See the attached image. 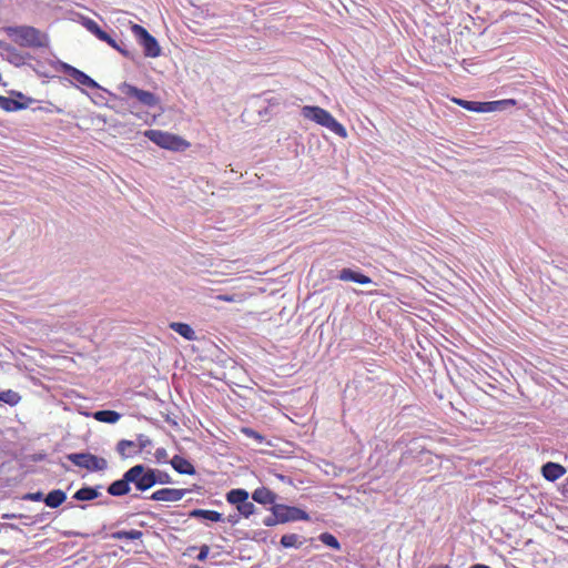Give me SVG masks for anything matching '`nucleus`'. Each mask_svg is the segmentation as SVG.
<instances>
[{"label":"nucleus","instance_id":"nucleus-1","mask_svg":"<svg viewBox=\"0 0 568 568\" xmlns=\"http://www.w3.org/2000/svg\"><path fill=\"white\" fill-rule=\"evenodd\" d=\"M8 37L20 47L44 48L48 45V36L31 26L8 27Z\"/></svg>","mask_w":568,"mask_h":568},{"label":"nucleus","instance_id":"nucleus-2","mask_svg":"<svg viewBox=\"0 0 568 568\" xmlns=\"http://www.w3.org/2000/svg\"><path fill=\"white\" fill-rule=\"evenodd\" d=\"M302 115L324 128H327L336 135L345 139L347 131L342 123H339L327 110L316 105H304L302 108Z\"/></svg>","mask_w":568,"mask_h":568},{"label":"nucleus","instance_id":"nucleus-3","mask_svg":"<svg viewBox=\"0 0 568 568\" xmlns=\"http://www.w3.org/2000/svg\"><path fill=\"white\" fill-rule=\"evenodd\" d=\"M144 136L160 148L171 151H183L190 146L181 136L161 130H146Z\"/></svg>","mask_w":568,"mask_h":568},{"label":"nucleus","instance_id":"nucleus-4","mask_svg":"<svg viewBox=\"0 0 568 568\" xmlns=\"http://www.w3.org/2000/svg\"><path fill=\"white\" fill-rule=\"evenodd\" d=\"M125 473L130 484H133L135 488L141 491L150 489L158 483L155 470L146 468L143 465H135Z\"/></svg>","mask_w":568,"mask_h":568},{"label":"nucleus","instance_id":"nucleus-5","mask_svg":"<svg viewBox=\"0 0 568 568\" xmlns=\"http://www.w3.org/2000/svg\"><path fill=\"white\" fill-rule=\"evenodd\" d=\"M119 91L129 100L144 108H155L160 104V98L150 91L139 89L130 83L119 85Z\"/></svg>","mask_w":568,"mask_h":568},{"label":"nucleus","instance_id":"nucleus-6","mask_svg":"<svg viewBox=\"0 0 568 568\" xmlns=\"http://www.w3.org/2000/svg\"><path fill=\"white\" fill-rule=\"evenodd\" d=\"M453 102L468 111L480 112V113L495 112V111L504 109L507 105L516 104V100H514V99H506V100H498V101H490V102H478V101H467V100L454 98Z\"/></svg>","mask_w":568,"mask_h":568},{"label":"nucleus","instance_id":"nucleus-7","mask_svg":"<svg viewBox=\"0 0 568 568\" xmlns=\"http://www.w3.org/2000/svg\"><path fill=\"white\" fill-rule=\"evenodd\" d=\"M67 458L80 468H84L91 473L102 471L108 468V462L103 457L95 456L91 453H72Z\"/></svg>","mask_w":568,"mask_h":568},{"label":"nucleus","instance_id":"nucleus-8","mask_svg":"<svg viewBox=\"0 0 568 568\" xmlns=\"http://www.w3.org/2000/svg\"><path fill=\"white\" fill-rule=\"evenodd\" d=\"M131 30L140 45H142L145 57L156 58L161 54V48L156 39L144 27L134 23Z\"/></svg>","mask_w":568,"mask_h":568},{"label":"nucleus","instance_id":"nucleus-9","mask_svg":"<svg viewBox=\"0 0 568 568\" xmlns=\"http://www.w3.org/2000/svg\"><path fill=\"white\" fill-rule=\"evenodd\" d=\"M271 511L273 515H277L281 524L310 519V516L306 511L294 506L275 504L272 506Z\"/></svg>","mask_w":568,"mask_h":568},{"label":"nucleus","instance_id":"nucleus-10","mask_svg":"<svg viewBox=\"0 0 568 568\" xmlns=\"http://www.w3.org/2000/svg\"><path fill=\"white\" fill-rule=\"evenodd\" d=\"M186 494L185 489L161 488L151 495L152 500L174 503L181 500Z\"/></svg>","mask_w":568,"mask_h":568},{"label":"nucleus","instance_id":"nucleus-11","mask_svg":"<svg viewBox=\"0 0 568 568\" xmlns=\"http://www.w3.org/2000/svg\"><path fill=\"white\" fill-rule=\"evenodd\" d=\"M64 70L73 80H75L77 82H79L82 85H85L91 89H95L99 87L98 83L92 78H90L83 71H81L74 67L65 64Z\"/></svg>","mask_w":568,"mask_h":568},{"label":"nucleus","instance_id":"nucleus-12","mask_svg":"<svg viewBox=\"0 0 568 568\" xmlns=\"http://www.w3.org/2000/svg\"><path fill=\"white\" fill-rule=\"evenodd\" d=\"M32 102L33 99H27V102H21L16 99L0 95V109H2L6 112H16L19 110L27 109Z\"/></svg>","mask_w":568,"mask_h":568},{"label":"nucleus","instance_id":"nucleus-13","mask_svg":"<svg viewBox=\"0 0 568 568\" xmlns=\"http://www.w3.org/2000/svg\"><path fill=\"white\" fill-rule=\"evenodd\" d=\"M338 280L344 282H355L358 284H369L372 283V278L361 272H356L352 268H343L338 274Z\"/></svg>","mask_w":568,"mask_h":568},{"label":"nucleus","instance_id":"nucleus-14","mask_svg":"<svg viewBox=\"0 0 568 568\" xmlns=\"http://www.w3.org/2000/svg\"><path fill=\"white\" fill-rule=\"evenodd\" d=\"M130 490V480L126 479V473L123 474V477L121 479L113 481L108 487V494L115 497L124 496L129 494Z\"/></svg>","mask_w":568,"mask_h":568},{"label":"nucleus","instance_id":"nucleus-15","mask_svg":"<svg viewBox=\"0 0 568 568\" xmlns=\"http://www.w3.org/2000/svg\"><path fill=\"white\" fill-rule=\"evenodd\" d=\"M541 471L547 480L555 481L565 475L566 469L559 464L549 462L542 466Z\"/></svg>","mask_w":568,"mask_h":568},{"label":"nucleus","instance_id":"nucleus-16","mask_svg":"<svg viewBox=\"0 0 568 568\" xmlns=\"http://www.w3.org/2000/svg\"><path fill=\"white\" fill-rule=\"evenodd\" d=\"M116 452L123 459L139 455L135 442L129 439H121L116 444Z\"/></svg>","mask_w":568,"mask_h":568},{"label":"nucleus","instance_id":"nucleus-17","mask_svg":"<svg viewBox=\"0 0 568 568\" xmlns=\"http://www.w3.org/2000/svg\"><path fill=\"white\" fill-rule=\"evenodd\" d=\"M252 498L262 505H275L276 495L266 487H260L253 491Z\"/></svg>","mask_w":568,"mask_h":568},{"label":"nucleus","instance_id":"nucleus-18","mask_svg":"<svg viewBox=\"0 0 568 568\" xmlns=\"http://www.w3.org/2000/svg\"><path fill=\"white\" fill-rule=\"evenodd\" d=\"M171 465L179 474H185V475H194L195 468L194 466L184 457H181L179 455H175L171 459Z\"/></svg>","mask_w":568,"mask_h":568},{"label":"nucleus","instance_id":"nucleus-19","mask_svg":"<svg viewBox=\"0 0 568 568\" xmlns=\"http://www.w3.org/2000/svg\"><path fill=\"white\" fill-rule=\"evenodd\" d=\"M169 326L172 331L180 334L187 341L196 339L194 329L186 323L172 322V323H170Z\"/></svg>","mask_w":568,"mask_h":568},{"label":"nucleus","instance_id":"nucleus-20","mask_svg":"<svg viewBox=\"0 0 568 568\" xmlns=\"http://www.w3.org/2000/svg\"><path fill=\"white\" fill-rule=\"evenodd\" d=\"M190 517L192 518H201L210 521H221L222 520V514L216 510H210V509H193L190 513Z\"/></svg>","mask_w":568,"mask_h":568},{"label":"nucleus","instance_id":"nucleus-21","mask_svg":"<svg viewBox=\"0 0 568 568\" xmlns=\"http://www.w3.org/2000/svg\"><path fill=\"white\" fill-rule=\"evenodd\" d=\"M67 499V495L63 490L61 489H54L52 491H50L45 498H44V503L48 507H51V508H57L59 507L60 505H62L64 503V500Z\"/></svg>","mask_w":568,"mask_h":568},{"label":"nucleus","instance_id":"nucleus-22","mask_svg":"<svg viewBox=\"0 0 568 568\" xmlns=\"http://www.w3.org/2000/svg\"><path fill=\"white\" fill-rule=\"evenodd\" d=\"M93 418L101 423L114 424L121 418V415L115 410L104 409L95 412Z\"/></svg>","mask_w":568,"mask_h":568},{"label":"nucleus","instance_id":"nucleus-23","mask_svg":"<svg viewBox=\"0 0 568 568\" xmlns=\"http://www.w3.org/2000/svg\"><path fill=\"white\" fill-rule=\"evenodd\" d=\"M246 499H248V493L242 488L232 489L226 494V501L236 505V507Z\"/></svg>","mask_w":568,"mask_h":568},{"label":"nucleus","instance_id":"nucleus-24","mask_svg":"<svg viewBox=\"0 0 568 568\" xmlns=\"http://www.w3.org/2000/svg\"><path fill=\"white\" fill-rule=\"evenodd\" d=\"M143 536V532L141 530L131 529V530H118L111 534V538L116 540L122 539H130V540H136L141 539Z\"/></svg>","mask_w":568,"mask_h":568},{"label":"nucleus","instance_id":"nucleus-25","mask_svg":"<svg viewBox=\"0 0 568 568\" xmlns=\"http://www.w3.org/2000/svg\"><path fill=\"white\" fill-rule=\"evenodd\" d=\"M99 497V491L93 487H83L80 488L74 495L73 498L77 500L88 501L93 500Z\"/></svg>","mask_w":568,"mask_h":568},{"label":"nucleus","instance_id":"nucleus-26","mask_svg":"<svg viewBox=\"0 0 568 568\" xmlns=\"http://www.w3.org/2000/svg\"><path fill=\"white\" fill-rule=\"evenodd\" d=\"M21 396L12 389L0 392V402H3L10 406H16L19 404Z\"/></svg>","mask_w":568,"mask_h":568},{"label":"nucleus","instance_id":"nucleus-27","mask_svg":"<svg viewBox=\"0 0 568 568\" xmlns=\"http://www.w3.org/2000/svg\"><path fill=\"white\" fill-rule=\"evenodd\" d=\"M237 511L245 518H248L255 511V505L246 499V501H243L241 505L236 507Z\"/></svg>","mask_w":568,"mask_h":568},{"label":"nucleus","instance_id":"nucleus-28","mask_svg":"<svg viewBox=\"0 0 568 568\" xmlns=\"http://www.w3.org/2000/svg\"><path fill=\"white\" fill-rule=\"evenodd\" d=\"M281 545L284 548H291L297 547L298 545H301V542H298V536L296 534H286L283 535L281 538Z\"/></svg>","mask_w":568,"mask_h":568},{"label":"nucleus","instance_id":"nucleus-29","mask_svg":"<svg viewBox=\"0 0 568 568\" xmlns=\"http://www.w3.org/2000/svg\"><path fill=\"white\" fill-rule=\"evenodd\" d=\"M320 540L325 544L326 546L328 547H332L334 549H339L341 545L338 542V540L336 539L335 536H333L332 534L329 532H323L321 536H320Z\"/></svg>","mask_w":568,"mask_h":568},{"label":"nucleus","instance_id":"nucleus-30","mask_svg":"<svg viewBox=\"0 0 568 568\" xmlns=\"http://www.w3.org/2000/svg\"><path fill=\"white\" fill-rule=\"evenodd\" d=\"M88 29L94 33L97 36L98 39H104L106 38V32L104 30H102L97 22H94L93 20H89L88 22Z\"/></svg>","mask_w":568,"mask_h":568},{"label":"nucleus","instance_id":"nucleus-31","mask_svg":"<svg viewBox=\"0 0 568 568\" xmlns=\"http://www.w3.org/2000/svg\"><path fill=\"white\" fill-rule=\"evenodd\" d=\"M135 444L140 454L142 453L143 449L151 445V440L148 436L141 434L136 437Z\"/></svg>","mask_w":568,"mask_h":568},{"label":"nucleus","instance_id":"nucleus-32","mask_svg":"<svg viewBox=\"0 0 568 568\" xmlns=\"http://www.w3.org/2000/svg\"><path fill=\"white\" fill-rule=\"evenodd\" d=\"M101 41H104L106 42L109 45H111L113 49L118 50L119 52H121L123 55H128V51H125L124 49H122L114 39H112L110 37V34L106 33V38L104 39H101Z\"/></svg>","mask_w":568,"mask_h":568},{"label":"nucleus","instance_id":"nucleus-33","mask_svg":"<svg viewBox=\"0 0 568 568\" xmlns=\"http://www.w3.org/2000/svg\"><path fill=\"white\" fill-rule=\"evenodd\" d=\"M209 552H210V547L207 545H203L200 547V552L199 555L196 556V559L199 561H204L206 560L207 556H209Z\"/></svg>","mask_w":568,"mask_h":568},{"label":"nucleus","instance_id":"nucleus-34","mask_svg":"<svg viewBox=\"0 0 568 568\" xmlns=\"http://www.w3.org/2000/svg\"><path fill=\"white\" fill-rule=\"evenodd\" d=\"M6 51L11 54V58L9 59L11 62L14 60H22V57L19 54L16 48L7 47Z\"/></svg>","mask_w":568,"mask_h":568},{"label":"nucleus","instance_id":"nucleus-35","mask_svg":"<svg viewBox=\"0 0 568 568\" xmlns=\"http://www.w3.org/2000/svg\"><path fill=\"white\" fill-rule=\"evenodd\" d=\"M277 524H281L280 520H278V517L277 515H273L272 516H268L264 519V525L267 526V527H272V526H275Z\"/></svg>","mask_w":568,"mask_h":568},{"label":"nucleus","instance_id":"nucleus-36","mask_svg":"<svg viewBox=\"0 0 568 568\" xmlns=\"http://www.w3.org/2000/svg\"><path fill=\"white\" fill-rule=\"evenodd\" d=\"M243 433L246 434L248 437H253L260 442L263 440V436L251 428H243Z\"/></svg>","mask_w":568,"mask_h":568},{"label":"nucleus","instance_id":"nucleus-37","mask_svg":"<svg viewBox=\"0 0 568 568\" xmlns=\"http://www.w3.org/2000/svg\"><path fill=\"white\" fill-rule=\"evenodd\" d=\"M168 456V453L164 448H158L155 452V457L158 460L165 459Z\"/></svg>","mask_w":568,"mask_h":568},{"label":"nucleus","instance_id":"nucleus-38","mask_svg":"<svg viewBox=\"0 0 568 568\" xmlns=\"http://www.w3.org/2000/svg\"><path fill=\"white\" fill-rule=\"evenodd\" d=\"M216 300L219 301H223V302H234L235 301V296L234 295H217L216 296Z\"/></svg>","mask_w":568,"mask_h":568},{"label":"nucleus","instance_id":"nucleus-39","mask_svg":"<svg viewBox=\"0 0 568 568\" xmlns=\"http://www.w3.org/2000/svg\"><path fill=\"white\" fill-rule=\"evenodd\" d=\"M28 498L33 501H40V500H42V493L38 491V493L29 494Z\"/></svg>","mask_w":568,"mask_h":568},{"label":"nucleus","instance_id":"nucleus-40","mask_svg":"<svg viewBox=\"0 0 568 568\" xmlns=\"http://www.w3.org/2000/svg\"><path fill=\"white\" fill-rule=\"evenodd\" d=\"M12 95H14L16 98H18L19 100H23L24 102H27V97L22 93V92H19V91H12L11 92Z\"/></svg>","mask_w":568,"mask_h":568},{"label":"nucleus","instance_id":"nucleus-41","mask_svg":"<svg viewBox=\"0 0 568 568\" xmlns=\"http://www.w3.org/2000/svg\"><path fill=\"white\" fill-rule=\"evenodd\" d=\"M428 568H450V567L448 565H445V566L432 565Z\"/></svg>","mask_w":568,"mask_h":568},{"label":"nucleus","instance_id":"nucleus-42","mask_svg":"<svg viewBox=\"0 0 568 568\" xmlns=\"http://www.w3.org/2000/svg\"><path fill=\"white\" fill-rule=\"evenodd\" d=\"M158 481L163 484V483H168V479H165V477H162V479H158Z\"/></svg>","mask_w":568,"mask_h":568}]
</instances>
